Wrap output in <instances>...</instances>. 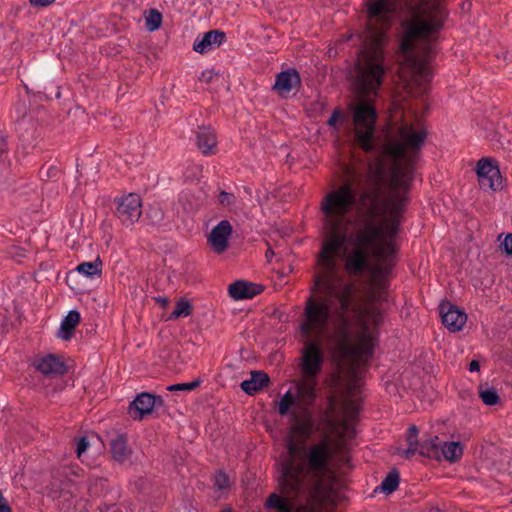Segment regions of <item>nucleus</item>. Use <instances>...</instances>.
I'll list each match as a JSON object with an SVG mask.
<instances>
[{
  "label": "nucleus",
  "instance_id": "f257e3e1",
  "mask_svg": "<svg viewBox=\"0 0 512 512\" xmlns=\"http://www.w3.org/2000/svg\"><path fill=\"white\" fill-rule=\"evenodd\" d=\"M389 180L381 165H371L367 185L360 192L351 181L328 192L321 201L326 238L317 259L313 291L304 307L299 329L304 337L300 358L301 380L277 402L281 416H289L293 434L309 437L313 431L310 411L316 399L317 377L324 364L322 341H334L340 351L358 364L366 362L377 344L382 312L354 298L353 285L340 273L357 275L368 269L372 256L390 265L396 252L394 238L405 209L415 161H393Z\"/></svg>",
  "mask_w": 512,
  "mask_h": 512
},
{
  "label": "nucleus",
  "instance_id": "f03ea898",
  "mask_svg": "<svg viewBox=\"0 0 512 512\" xmlns=\"http://www.w3.org/2000/svg\"><path fill=\"white\" fill-rule=\"evenodd\" d=\"M286 448L287 456L279 463V483L287 493L305 497L307 504L296 506L290 499L273 493L268 497L266 507L277 512H315L313 500L333 456L330 441L323 438L307 445L288 437Z\"/></svg>",
  "mask_w": 512,
  "mask_h": 512
},
{
  "label": "nucleus",
  "instance_id": "7ed1b4c3",
  "mask_svg": "<svg viewBox=\"0 0 512 512\" xmlns=\"http://www.w3.org/2000/svg\"><path fill=\"white\" fill-rule=\"evenodd\" d=\"M411 19L400 44V76L405 81H428L427 63L434 51L433 40L441 24V11L436 0H416Z\"/></svg>",
  "mask_w": 512,
  "mask_h": 512
},
{
  "label": "nucleus",
  "instance_id": "20e7f679",
  "mask_svg": "<svg viewBox=\"0 0 512 512\" xmlns=\"http://www.w3.org/2000/svg\"><path fill=\"white\" fill-rule=\"evenodd\" d=\"M398 5V0H370L366 4L367 29L355 76L356 89L364 98L377 96L383 84L387 66L382 46Z\"/></svg>",
  "mask_w": 512,
  "mask_h": 512
},
{
  "label": "nucleus",
  "instance_id": "39448f33",
  "mask_svg": "<svg viewBox=\"0 0 512 512\" xmlns=\"http://www.w3.org/2000/svg\"><path fill=\"white\" fill-rule=\"evenodd\" d=\"M408 448H396V454L405 459L412 458L416 453L421 456L436 459L438 461L448 460V442L440 439L439 434L432 439L420 444L418 442V428L411 425L407 431Z\"/></svg>",
  "mask_w": 512,
  "mask_h": 512
},
{
  "label": "nucleus",
  "instance_id": "423d86ee",
  "mask_svg": "<svg viewBox=\"0 0 512 512\" xmlns=\"http://www.w3.org/2000/svg\"><path fill=\"white\" fill-rule=\"evenodd\" d=\"M376 118L375 107L367 101H361L353 108L355 138L366 152H370L374 148Z\"/></svg>",
  "mask_w": 512,
  "mask_h": 512
},
{
  "label": "nucleus",
  "instance_id": "0eeeda50",
  "mask_svg": "<svg viewBox=\"0 0 512 512\" xmlns=\"http://www.w3.org/2000/svg\"><path fill=\"white\" fill-rule=\"evenodd\" d=\"M115 214L120 222L126 226H132L142 214V201L138 194L128 193L115 198Z\"/></svg>",
  "mask_w": 512,
  "mask_h": 512
},
{
  "label": "nucleus",
  "instance_id": "6e6552de",
  "mask_svg": "<svg viewBox=\"0 0 512 512\" xmlns=\"http://www.w3.org/2000/svg\"><path fill=\"white\" fill-rule=\"evenodd\" d=\"M479 185L484 190L496 191L502 188V177L496 165L482 158L477 163Z\"/></svg>",
  "mask_w": 512,
  "mask_h": 512
},
{
  "label": "nucleus",
  "instance_id": "1a4fd4ad",
  "mask_svg": "<svg viewBox=\"0 0 512 512\" xmlns=\"http://www.w3.org/2000/svg\"><path fill=\"white\" fill-rule=\"evenodd\" d=\"M163 399L148 392L138 394L129 405V414L134 420H141L145 415L150 414L154 407L162 406Z\"/></svg>",
  "mask_w": 512,
  "mask_h": 512
},
{
  "label": "nucleus",
  "instance_id": "9d476101",
  "mask_svg": "<svg viewBox=\"0 0 512 512\" xmlns=\"http://www.w3.org/2000/svg\"><path fill=\"white\" fill-rule=\"evenodd\" d=\"M233 227L228 220H221L207 237L210 248L217 254L224 253L229 247V239L232 235Z\"/></svg>",
  "mask_w": 512,
  "mask_h": 512
},
{
  "label": "nucleus",
  "instance_id": "9b49d317",
  "mask_svg": "<svg viewBox=\"0 0 512 512\" xmlns=\"http://www.w3.org/2000/svg\"><path fill=\"white\" fill-rule=\"evenodd\" d=\"M33 366L45 376L54 377L66 372L65 363L57 356L46 355L35 360Z\"/></svg>",
  "mask_w": 512,
  "mask_h": 512
},
{
  "label": "nucleus",
  "instance_id": "f8f14e48",
  "mask_svg": "<svg viewBox=\"0 0 512 512\" xmlns=\"http://www.w3.org/2000/svg\"><path fill=\"white\" fill-rule=\"evenodd\" d=\"M225 40V33L219 30H211L199 35L193 44L195 52L204 54L220 46Z\"/></svg>",
  "mask_w": 512,
  "mask_h": 512
},
{
  "label": "nucleus",
  "instance_id": "ddd939ff",
  "mask_svg": "<svg viewBox=\"0 0 512 512\" xmlns=\"http://www.w3.org/2000/svg\"><path fill=\"white\" fill-rule=\"evenodd\" d=\"M301 79L295 69L280 72L276 76L273 88L281 95L287 96L295 87L300 85Z\"/></svg>",
  "mask_w": 512,
  "mask_h": 512
},
{
  "label": "nucleus",
  "instance_id": "4468645a",
  "mask_svg": "<svg viewBox=\"0 0 512 512\" xmlns=\"http://www.w3.org/2000/svg\"><path fill=\"white\" fill-rule=\"evenodd\" d=\"M262 291V286L238 280L229 285V295L235 300L251 299Z\"/></svg>",
  "mask_w": 512,
  "mask_h": 512
},
{
  "label": "nucleus",
  "instance_id": "2eb2a0df",
  "mask_svg": "<svg viewBox=\"0 0 512 512\" xmlns=\"http://www.w3.org/2000/svg\"><path fill=\"white\" fill-rule=\"evenodd\" d=\"M196 144L198 149L204 154L214 153L217 144L216 135L211 127H199L196 132Z\"/></svg>",
  "mask_w": 512,
  "mask_h": 512
},
{
  "label": "nucleus",
  "instance_id": "dca6fc26",
  "mask_svg": "<svg viewBox=\"0 0 512 512\" xmlns=\"http://www.w3.org/2000/svg\"><path fill=\"white\" fill-rule=\"evenodd\" d=\"M80 322V313L76 310H71L63 318L58 331V337L62 340H69Z\"/></svg>",
  "mask_w": 512,
  "mask_h": 512
},
{
  "label": "nucleus",
  "instance_id": "f3484780",
  "mask_svg": "<svg viewBox=\"0 0 512 512\" xmlns=\"http://www.w3.org/2000/svg\"><path fill=\"white\" fill-rule=\"evenodd\" d=\"M269 382V377L262 371H254L251 377L241 382V389L249 395L254 394Z\"/></svg>",
  "mask_w": 512,
  "mask_h": 512
},
{
  "label": "nucleus",
  "instance_id": "a211bd4d",
  "mask_svg": "<svg viewBox=\"0 0 512 512\" xmlns=\"http://www.w3.org/2000/svg\"><path fill=\"white\" fill-rule=\"evenodd\" d=\"M469 439V434L463 436L450 435V464L456 463L462 458Z\"/></svg>",
  "mask_w": 512,
  "mask_h": 512
},
{
  "label": "nucleus",
  "instance_id": "6ab92c4d",
  "mask_svg": "<svg viewBox=\"0 0 512 512\" xmlns=\"http://www.w3.org/2000/svg\"><path fill=\"white\" fill-rule=\"evenodd\" d=\"M113 458L118 462H125L130 457V451L127 448L126 438L123 435H117L110 443Z\"/></svg>",
  "mask_w": 512,
  "mask_h": 512
},
{
  "label": "nucleus",
  "instance_id": "aec40b11",
  "mask_svg": "<svg viewBox=\"0 0 512 512\" xmlns=\"http://www.w3.org/2000/svg\"><path fill=\"white\" fill-rule=\"evenodd\" d=\"M467 322V314L450 304V333L461 331Z\"/></svg>",
  "mask_w": 512,
  "mask_h": 512
},
{
  "label": "nucleus",
  "instance_id": "412c9836",
  "mask_svg": "<svg viewBox=\"0 0 512 512\" xmlns=\"http://www.w3.org/2000/svg\"><path fill=\"white\" fill-rule=\"evenodd\" d=\"M76 270L80 274L89 278H93L94 276H100L102 272V261L100 260L99 257H97L93 261L83 262L79 264L76 267Z\"/></svg>",
  "mask_w": 512,
  "mask_h": 512
},
{
  "label": "nucleus",
  "instance_id": "4be33fe9",
  "mask_svg": "<svg viewBox=\"0 0 512 512\" xmlns=\"http://www.w3.org/2000/svg\"><path fill=\"white\" fill-rule=\"evenodd\" d=\"M399 486V473L397 470L391 471L382 481V483L375 489L390 494L397 490Z\"/></svg>",
  "mask_w": 512,
  "mask_h": 512
},
{
  "label": "nucleus",
  "instance_id": "5701e85b",
  "mask_svg": "<svg viewBox=\"0 0 512 512\" xmlns=\"http://www.w3.org/2000/svg\"><path fill=\"white\" fill-rule=\"evenodd\" d=\"M162 15L156 9H151L145 17V26L148 31L153 32L160 28Z\"/></svg>",
  "mask_w": 512,
  "mask_h": 512
},
{
  "label": "nucleus",
  "instance_id": "b1692460",
  "mask_svg": "<svg viewBox=\"0 0 512 512\" xmlns=\"http://www.w3.org/2000/svg\"><path fill=\"white\" fill-rule=\"evenodd\" d=\"M192 312V306L188 301L180 300L177 302L175 309L171 313L169 319H177L180 317H187Z\"/></svg>",
  "mask_w": 512,
  "mask_h": 512
},
{
  "label": "nucleus",
  "instance_id": "393cba45",
  "mask_svg": "<svg viewBox=\"0 0 512 512\" xmlns=\"http://www.w3.org/2000/svg\"><path fill=\"white\" fill-rule=\"evenodd\" d=\"M479 396L483 403L489 406H493L499 401L498 393L493 388L481 389Z\"/></svg>",
  "mask_w": 512,
  "mask_h": 512
},
{
  "label": "nucleus",
  "instance_id": "a878e982",
  "mask_svg": "<svg viewBox=\"0 0 512 512\" xmlns=\"http://www.w3.org/2000/svg\"><path fill=\"white\" fill-rule=\"evenodd\" d=\"M200 380H194L187 383H178L170 385L167 389L169 391H192L200 385Z\"/></svg>",
  "mask_w": 512,
  "mask_h": 512
},
{
  "label": "nucleus",
  "instance_id": "bb28decb",
  "mask_svg": "<svg viewBox=\"0 0 512 512\" xmlns=\"http://www.w3.org/2000/svg\"><path fill=\"white\" fill-rule=\"evenodd\" d=\"M89 447V441L86 437H80L76 442V454L77 457L82 461L85 462L84 459V453Z\"/></svg>",
  "mask_w": 512,
  "mask_h": 512
},
{
  "label": "nucleus",
  "instance_id": "cd10ccee",
  "mask_svg": "<svg viewBox=\"0 0 512 512\" xmlns=\"http://www.w3.org/2000/svg\"><path fill=\"white\" fill-rule=\"evenodd\" d=\"M218 201L221 205L230 207L235 204L236 197L232 193L221 191L218 196Z\"/></svg>",
  "mask_w": 512,
  "mask_h": 512
},
{
  "label": "nucleus",
  "instance_id": "c85d7f7f",
  "mask_svg": "<svg viewBox=\"0 0 512 512\" xmlns=\"http://www.w3.org/2000/svg\"><path fill=\"white\" fill-rule=\"evenodd\" d=\"M214 483L218 489H224L229 485V478L225 473L220 471L215 475Z\"/></svg>",
  "mask_w": 512,
  "mask_h": 512
},
{
  "label": "nucleus",
  "instance_id": "c756f323",
  "mask_svg": "<svg viewBox=\"0 0 512 512\" xmlns=\"http://www.w3.org/2000/svg\"><path fill=\"white\" fill-rule=\"evenodd\" d=\"M439 315L441 317L442 324L448 327V306L446 300H442L439 305Z\"/></svg>",
  "mask_w": 512,
  "mask_h": 512
},
{
  "label": "nucleus",
  "instance_id": "7c9ffc66",
  "mask_svg": "<svg viewBox=\"0 0 512 512\" xmlns=\"http://www.w3.org/2000/svg\"><path fill=\"white\" fill-rule=\"evenodd\" d=\"M501 248L507 255L512 256V233L505 236Z\"/></svg>",
  "mask_w": 512,
  "mask_h": 512
},
{
  "label": "nucleus",
  "instance_id": "2f4dec72",
  "mask_svg": "<svg viewBox=\"0 0 512 512\" xmlns=\"http://www.w3.org/2000/svg\"><path fill=\"white\" fill-rule=\"evenodd\" d=\"M341 118H342V115H341L340 111H339L338 109H335V110L332 112V114H331L330 118L328 119L327 124H328L329 126H333V127H334V126L336 125V123H337Z\"/></svg>",
  "mask_w": 512,
  "mask_h": 512
},
{
  "label": "nucleus",
  "instance_id": "473e14b6",
  "mask_svg": "<svg viewBox=\"0 0 512 512\" xmlns=\"http://www.w3.org/2000/svg\"><path fill=\"white\" fill-rule=\"evenodd\" d=\"M0 512H12L7 499L3 496L2 491L0 490Z\"/></svg>",
  "mask_w": 512,
  "mask_h": 512
},
{
  "label": "nucleus",
  "instance_id": "72a5a7b5",
  "mask_svg": "<svg viewBox=\"0 0 512 512\" xmlns=\"http://www.w3.org/2000/svg\"><path fill=\"white\" fill-rule=\"evenodd\" d=\"M55 0H30L33 7H47L54 3Z\"/></svg>",
  "mask_w": 512,
  "mask_h": 512
},
{
  "label": "nucleus",
  "instance_id": "f704fd0d",
  "mask_svg": "<svg viewBox=\"0 0 512 512\" xmlns=\"http://www.w3.org/2000/svg\"><path fill=\"white\" fill-rule=\"evenodd\" d=\"M469 371L470 372H478L480 370V364L477 360H472L469 364Z\"/></svg>",
  "mask_w": 512,
  "mask_h": 512
},
{
  "label": "nucleus",
  "instance_id": "c9c22d12",
  "mask_svg": "<svg viewBox=\"0 0 512 512\" xmlns=\"http://www.w3.org/2000/svg\"><path fill=\"white\" fill-rule=\"evenodd\" d=\"M4 140L2 138V136L0 135V153H2L4 151Z\"/></svg>",
  "mask_w": 512,
  "mask_h": 512
},
{
  "label": "nucleus",
  "instance_id": "e433bc0d",
  "mask_svg": "<svg viewBox=\"0 0 512 512\" xmlns=\"http://www.w3.org/2000/svg\"><path fill=\"white\" fill-rule=\"evenodd\" d=\"M274 255V252L271 249H268L266 251V257L267 259H270Z\"/></svg>",
  "mask_w": 512,
  "mask_h": 512
},
{
  "label": "nucleus",
  "instance_id": "4c0bfd02",
  "mask_svg": "<svg viewBox=\"0 0 512 512\" xmlns=\"http://www.w3.org/2000/svg\"><path fill=\"white\" fill-rule=\"evenodd\" d=\"M155 217H156L158 220H161V218H162V213H161V211H155Z\"/></svg>",
  "mask_w": 512,
  "mask_h": 512
},
{
  "label": "nucleus",
  "instance_id": "58836bf2",
  "mask_svg": "<svg viewBox=\"0 0 512 512\" xmlns=\"http://www.w3.org/2000/svg\"><path fill=\"white\" fill-rule=\"evenodd\" d=\"M178 512H191V510H189L186 506L179 509Z\"/></svg>",
  "mask_w": 512,
  "mask_h": 512
},
{
  "label": "nucleus",
  "instance_id": "ea45409f",
  "mask_svg": "<svg viewBox=\"0 0 512 512\" xmlns=\"http://www.w3.org/2000/svg\"><path fill=\"white\" fill-rule=\"evenodd\" d=\"M158 301H160L162 305H166L167 304V300L164 299V298H160V299H158Z\"/></svg>",
  "mask_w": 512,
  "mask_h": 512
}]
</instances>
